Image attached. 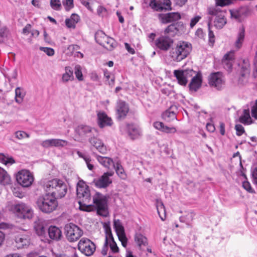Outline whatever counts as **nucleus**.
<instances>
[{
	"instance_id": "1",
	"label": "nucleus",
	"mask_w": 257,
	"mask_h": 257,
	"mask_svg": "<svg viewBox=\"0 0 257 257\" xmlns=\"http://www.w3.org/2000/svg\"><path fill=\"white\" fill-rule=\"evenodd\" d=\"M77 196L81 210L90 212L96 210L97 213L106 217L108 214L107 197L100 193L96 192L92 197L93 204L91 202V194L88 186L83 180H79L77 184Z\"/></svg>"
},
{
	"instance_id": "2",
	"label": "nucleus",
	"mask_w": 257,
	"mask_h": 257,
	"mask_svg": "<svg viewBox=\"0 0 257 257\" xmlns=\"http://www.w3.org/2000/svg\"><path fill=\"white\" fill-rule=\"evenodd\" d=\"M43 187L47 193L55 197L56 199L64 197L67 192V186L66 183L58 179L44 181Z\"/></svg>"
},
{
	"instance_id": "3",
	"label": "nucleus",
	"mask_w": 257,
	"mask_h": 257,
	"mask_svg": "<svg viewBox=\"0 0 257 257\" xmlns=\"http://www.w3.org/2000/svg\"><path fill=\"white\" fill-rule=\"evenodd\" d=\"M192 50L191 44L185 41H179L171 52L174 61L180 62L186 58Z\"/></svg>"
},
{
	"instance_id": "4",
	"label": "nucleus",
	"mask_w": 257,
	"mask_h": 257,
	"mask_svg": "<svg viewBox=\"0 0 257 257\" xmlns=\"http://www.w3.org/2000/svg\"><path fill=\"white\" fill-rule=\"evenodd\" d=\"M37 204L40 210L46 213H50L55 210L58 205L56 198L47 193L40 196L37 199Z\"/></svg>"
},
{
	"instance_id": "5",
	"label": "nucleus",
	"mask_w": 257,
	"mask_h": 257,
	"mask_svg": "<svg viewBox=\"0 0 257 257\" xmlns=\"http://www.w3.org/2000/svg\"><path fill=\"white\" fill-rule=\"evenodd\" d=\"M207 12L209 15L216 17L214 21V26L217 29H221L226 24L225 11L221 10L217 7H212L207 9Z\"/></svg>"
},
{
	"instance_id": "6",
	"label": "nucleus",
	"mask_w": 257,
	"mask_h": 257,
	"mask_svg": "<svg viewBox=\"0 0 257 257\" xmlns=\"http://www.w3.org/2000/svg\"><path fill=\"white\" fill-rule=\"evenodd\" d=\"M65 231L67 240L72 242L78 240L83 233L80 227L73 223L66 224L65 226Z\"/></svg>"
},
{
	"instance_id": "7",
	"label": "nucleus",
	"mask_w": 257,
	"mask_h": 257,
	"mask_svg": "<svg viewBox=\"0 0 257 257\" xmlns=\"http://www.w3.org/2000/svg\"><path fill=\"white\" fill-rule=\"evenodd\" d=\"M12 210L20 218L31 219L33 216V211L32 208L24 203L13 205Z\"/></svg>"
},
{
	"instance_id": "8",
	"label": "nucleus",
	"mask_w": 257,
	"mask_h": 257,
	"mask_svg": "<svg viewBox=\"0 0 257 257\" xmlns=\"http://www.w3.org/2000/svg\"><path fill=\"white\" fill-rule=\"evenodd\" d=\"M208 84L218 90H222L225 86V79L221 72L211 73L208 76Z\"/></svg>"
},
{
	"instance_id": "9",
	"label": "nucleus",
	"mask_w": 257,
	"mask_h": 257,
	"mask_svg": "<svg viewBox=\"0 0 257 257\" xmlns=\"http://www.w3.org/2000/svg\"><path fill=\"white\" fill-rule=\"evenodd\" d=\"M17 182L23 187L31 186L34 182L33 174L27 170H22L16 175Z\"/></svg>"
},
{
	"instance_id": "10",
	"label": "nucleus",
	"mask_w": 257,
	"mask_h": 257,
	"mask_svg": "<svg viewBox=\"0 0 257 257\" xmlns=\"http://www.w3.org/2000/svg\"><path fill=\"white\" fill-rule=\"evenodd\" d=\"M78 247L79 250L86 256L92 255L95 250V245L90 239L82 238L79 241Z\"/></svg>"
},
{
	"instance_id": "11",
	"label": "nucleus",
	"mask_w": 257,
	"mask_h": 257,
	"mask_svg": "<svg viewBox=\"0 0 257 257\" xmlns=\"http://www.w3.org/2000/svg\"><path fill=\"white\" fill-rule=\"evenodd\" d=\"M195 74V71L192 69L175 70L174 75L176 78L178 82L181 85H186L188 80Z\"/></svg>"
},
{
	"instance_id": "12",
	"label": "nucleus",
	"mask_w": 257,
	"mask_h": 257,
	"mask_svg": "<svg viewBox=\"0 0 257 257\" xmlns=\"http://www.w3.org/2000/svg\"><path fill=\"white\" fill-rule=\"evenodd\" d=\"M149 5L154 11L157 12L171 10L170 0H151Z\"/></svg>"
},
{
	"instance_id": "13",
	"label": "nucleus",
	"mask_w": 257,
	"mask_h": 257,
	"mask_svg": "<svg viewBox=\"0 0 257 257\" xmlns=\"http://www.w3.org/2000/svg\"><path fill=\"white\" fill-rule=\"evenodd\" d=\"M68 144L67 141L60 139H47L41 143V145L45 148L55 147L61 149L66 147Z\"/></svg>"
},
{
	"instance_id": "14",
	"label": "nucleus",
	"mask_w": 257,
	"mask_h": 257,
	"mask_svg": "<svg viewBox=\"0 0 257 257\" xmlns=\"http://www.w3.org/2000/svg\"><path fill=\"white\" fill-rule=\"evenodd\" d=\"M173 44V40L167 36H161L155 41L156 47L163 51H168Z\"/></svg>"
},
{
	"instance_id": "15",
	"label": "nucleus",
	"mask_w": 257,
	"mask_h": 257,
	"mask_svg": "<svg viewBox=\"0 0 257 257\" xmlns=\"http://www.w3.org/2000/svg\"><path fill=\"white\" fill-rule=\"evenodd\" d=\"M240 77L239 78V83L244 85L248 82V78L250 74V64L248 60H243L241 65L240 71Z\"/></svg>"
},
{
	"instance_id": "16",
	"label": "nucleus",
	"mask_w": 257,
	"mask_h": 257,
	"mask_svg": "<svg viewBox=\"0 0 257 257\" xmlns=\"http://www.w3.org/2000/svg\"><path fill=\"white\" fill-rule=\"evenodd\" d=\"M113 174V172H109L104 173L101 177L95 179L93 181L96 187L99 188H105L109 186L112 182L110 177Z\"/></svg>"
},
{
	"instance_id": "17",
	"label": "nucleus",
	"mask_w": 257,
	"mask_h": 257,
	"mask_svg": "<svg viewBox=\"0 0 257 257\" xmlns=\"http://www.w3.org/2000/svg\"><path fill=\"white\" fill-rule=\"evenodd\" d=\"M113 225L116 234L122 245L125 247L127 244V238L124 232V229L119 220H114Z\"/></svg>"
},
{
	"instance_id": "18",
	"label": "nucleus",
	"mask_w": 257,
	"mask_h": 257,
	"mask_svg": "<svg viewBox=\"0 0 257 257\" xmlns=\"http://www.w3.org/2000/svg\"><path fill=\"white\" fill-rule=\"evenodd\" d=\"M160 22L162 24H167L178 21L181 18L180 14L177 12L167 14H159L158 15Z\"/></svg>"
},
{
	"instance_id": "19",
	"label": "nucleus",
	"mask_w": 257,
	"mask_h": 257,
	"mask_svg": "<svg viewBox=\"0 0 257 257\" xmlns=\"http://www.w3.org/2000/svg\"><path fill=\"white\" fill-rule=\"evenodd\" d=\"M190 79H191V82L189 85L190 89L191 91H196L202 85V74L200 72L195 71V74L192 75Z\"/></svg>"
},
{
	"instance_id": "20",
	"label": "nucleus",
	"mask_w": 257,
	"mask_h": 257,
	"mask_svg": "<svg viewBox=\"0 0 257 257\" xmlns=\"http://www.w3.org/2000/svg\"><path fill=\"white\" fill-rule=\"evenodd\" d=\"M103 227L105 230V242L101 250V253L103 255L107 254L108 246V240L112 239L111 237V228L110 222H104L103 224Z\"/></svg>"
},
{
	"instance_id": "21",
	"label": "nucleus",
	"mask_w": 257,
	"mask_h": 257,
	"mask_svg": "<svg viewBox=\"0 0 257 257\" xmlns=\"http://www.w3.org/2000/svg\"><path fill=\"white\" fill-rule=\"evenodd\" d=\"M98 124L102 128L107 126H110L112 124L111 118L103 112H99L97 113Z\"/></svg>"
},
{
	"instance_id": "22",
	"label": "nucleus",
	"mask_w": 257,
	"mask_h": 257,
	"mask_svg": "<svg viewBox=\"0 0 257 257\" xmlns=\"http://www.w3.org/2000/svg\"><path fill=\"white\" fill-rule=\"evenodd\" d=\"M128 110V106L125 102L121 100L117 102L116 111L118 118H123L126 115Z\"/></svg>"
},
{
	"instance_id": "23",
	"label": "nucleus",
	"mask_w": 257,
	"mask_h": 257,
	"mask_svg": "<svg viewBox=\"0 0 257 257\" xmlns=\"http://www.w3.org/2000/svg\"><path fill=\"white\" fill-rule=\"evenodd\" d=\"M153 126L156 129L167 134H174L177 132L175 127L167 126L161 121L154 122Z\"/></svg>"
},
{
	"instance_id": "24",
	"label": "nucleus",
	"mask_w": 257,
	"mask_h": 257,
	"mask_svg": "<svg viewBox=\"0 0 257 257\" xmlns=\"http://www.w3.org/2000/svg\"><path fill=\"white\" fill-rule=\"evenodd\" d=\"M48 232L49 237L55 240H59L61 239L62 234L61 229L56 226H50Z\"/></svg>"
},
{
	"instance_id": "25",
	"label": "nucleus",
	"mask_w": 257,
	"mask_h": 257,
	"mask_svg": "<svg viewBox=\"0 0 257 257\" xmlns=\"http://www.w3.org/2000/svg\"><path fill=\"white\" fill-rule=\"evenodd\" d=\"M89 141L90 143L95 147L96 149L101 153L105 154L106 152V147L104 146L103 143L99 139L96 138H91Z\"/></svg>"
},
{
	"instance_id": "26",
	"label": "nucleus",
	"mask_w": 257,
	"mask_h": 257,
	"mask_svg": "<svg viewBox=\"0 0 257 257\" xmlns=\"http://www.w3.org/2000/svg\"><path fill=\"white\" fill-rule=\"evenodd\" d=\"M15 241L18 247L21 248L29 244L30 237L27 234H19L16 237Z\"/></svg>"
},
{
	"instance_id": "27",
	"label": "nucleus",
	"mask_w": 257,
	"mask_h": 257,
	"mask_svg": "<svg viewBox=\"0 0 257 257\" xmlns=\"http://www.w3.org/2000/svg\"><path fill=\"white\" fill-rule=\"evenodd\" d=\"M244 37L245 30L243 27H241L239 30L236 37V39L234 42V47L237 50H239L242 47L243 42L244 40Z\"/></svg>"
},
{
	"instance_id": "28",
	"label": "nucleus",
	"mask_w": 257,
	"mask_h": 257,
	"mask_svg": "<svg viewBox=\"0 0 257 257\" xmlns=\"http://www.w3.org/2000/svg\"><path fill=\"white\" fill-rule=\"evenodd\" d=\"M12 184V179L8 173L0 167V184L3 186L10 185Z\"/></svg>"
},
{
	"instance_id": "29",
	"label": "nucleus",
	"mask_w": 257,
	"mask_h": 257,
	"mask_svg": "<svg viewBox=\"0 0 257 257\" xmlns=\"http://www.w3.org/2000/svg\"><path fill=\"white\" fill-rule=\"evenodd\" d=\"M127 129L128 135L132 140L138 139L141 135V131L134 125H127Z\"/></svg>"
},
{
	"instance_id": "30",
	"label": "nucleus",
	"mask_w": 257,
	"mask_h": 257,
	"mask_svg": "<svg viewBox=\"0 0 257 257\" xmlns=\"http://www.w3.org/2000/svg\"><path fill=\"white\" fill-rule=\"evenodd\" d=\"M34 229L36 233L39 236H43L46 233V229L44 226V222L40 219H38L35 221Z\"/></svg>"
},
{
	"instance_id": "31",
	"label": "nucleus",
	"mask_w": 257,
	"mask_h": 257,
	"mask_svg": "<svg viewBox=\"0 0 257 257\" xmlns=\"http://www.w3.org/2000/svg\"><path fill=\"white\" fill-rule=\"evenodd\" d=\"M15 100L19 104L23 103L26 95V91L25 89L22 87H18L15 89Z\"/></svg>"
},
{
	"instance_id": "32",
	"label": "nucleus",
	"mask_w": 257,
	"mask_h": 257,
	"mask_svg": "<svg viewBox=\"0 0 257 257\" xmlns=\"http://www.w3.org/2000/svg\"><path fill=\"white\" fill-rule=\"evenodd\" d=\"M96 157L99 163L105 168L109 169L111 167H114L113 161L111 158L98 155H96Z\"/></svg>"
},
{
	"instance_id": "33",
	"label": "nucleus",
	"mask_w": 257,
	"mask_h": 257,
	"mask_svg": "<svg viewBox=\"0 0 257 257\" xmlns=\"http://www.w3.org/2000/svg\"><path fill=\"white\" fill-rule=\"evenodd\" d=\"M80 17L76 14H72L70 18L65 20V24L67 28L74 29L76 24L79 21Z\"/></svg>"
},
{
	"instance_id": "34",
	"label": "nucleus",
	"mask_w": 257,
	"mask_h": 257,
	"mask_svg": "<svg viewBox=\"0 0 257 257\" xmlns=\"http://www.w3.org/2000/svg\"><path fill=\"white\" fill-rule=\"evenodd\" d=\"M74 80L73 72L70 67H65V73L62 76V81L63 83H67L68 81H72Z\"/></svg>"
},
{
	"instance_id": "35",
	"label": "nucleus",
	"mask_w": 257,
	"mask_h": 257,
	"mask_svg": "<svg viewBox=\"0 0 257 257\" xmlns=\"http://www.w3.org/2000/svg\"><path fill=\"white\" fill-rule=\"evenodd\" d=\"M156 208L160 218L162 220H164L166 217V211L164 205L161 200L157 199Z\"/></svg>"
},
{
	"instance_id": "36",
	"label": "nucleus",
	"mask_w": 257,
	"mask_h": 257,
	"mask_svg": "<svg viewBox=\"0 0 257 257\" xmlns=\"http://www.w3.org/2000/svg\"><path fill=\"white\" fill-rule=\"evenodd\" d=\"M239 121L244 124H249L252 122L249 108L244 109L243 114L239 118Z\"/></svg>"
},
{
	"instance_id": "37",
	"label": "nucleus",
	"mask_w": 257,
	"mask_h": 257,
	"mask_svg": "<svg viewBox=\"0 0 257 257\" xmlns=\"http://www.w3.org/2000/svg\"><path fill=\"white\" fill-rule=\"evenodd\" d=\"M108 38V37L102 31H97L95 35L96 41L101 46L105 42Z\"/></svg>"
},
{
	"instance_id": "38",
	"label": "nucleus",
	"mask_w": 257,
	"mask_h": 257,
	"mask_svg": "<svg viewBox=\"0 0 257 257\" xmlns=\"http://www.w3.org/2000/svg\"><path fill=\"white\" fill-rule=\"evenodd\" d=\"M92 129L86 125L79 126L76 130V132L80 136H84L92 131Z\"/></svg>"
},
{
	"instance_id": "39",
	"label": "nucleus",
	"mask_w": 257,
	"mask_h": 257,
	"mask_svg": "<svg viewBox=\"0 0 257 257\" xmlns=\"http://www.w3.org/2000/svg\"><path fill=\"white\" fill-rule=\"evenodd\" d=\"M116 45L117 43L115 41L113 38L108 37L106 41H105V42H104L102 46L106 49L111 51L113 50Z\"/></svg>"
},
{
	"instance_id": "40",
	"label": "nucleus",
	"mask_w": 257,
	"mask_h": 257,
	"mask_svg": "<svg viewBox=\"0 0 257 257\" xmlns=\"http://www.w3.org/2000/svg\"><path fill=\"white\" fill-rule=\"evenodd\" d=\"M135 241L140 247L142 246H146L147 244V238L141 234H137L136 235Z\"/></svg>"
},
{
	"instance_id": "41",
	"label": "nucleus",
	"mask_w": 257,
	"mask_h": 257,
	"mask_svg": "<svg viewBox=\"0 0 257 257\" xmlns=\"http://www.w3.org/2000/svg\"><path fill=\"white\" fill-rule=\"evenodd\" d=\"M77 154L80 158H83L89 170H92L94 168V166L91 163V159L90 157L89 156H86V155L83 154L80 151H77Z\"/></svg>"
},
{
	"instance_id": "42",
	"label": "nucleus",
	"mask_w": 257,
	"mask_h": 257,
	"mask_svg": "<svg viewBox=\"0 0 257 257\" xmlns=\"http://www.w3.org/2000/svg\"><path fill=\"white\" fill-rule=\"evenodd\" d=\"M113 168H115L116 173L120 178L122 179L126 178V175L124 173L122 166L119 163L117 162L116 165H114V167H113Z\"/></svg>"
},
{
	"instance_id": "43",
	"label": "nucleus",
	"mask_w": 257,
	"mask_h": 257,
	"mask_svg": "<svg viewBox=\"0 0 257 257\" xmlns=\"http://www.w3.org/2000/svg\"><path fill=\"white\" fill-rule=\"evenodd\" d=\"M163 118L167 121H170L171 119H176L175 113L173 111L167 110L163 113Z\"/></svg>"
},
{
	"instance_id": "44",
	"label": "nucleus",
	"mask_w": 257,
	"mask_h": 257,
	"mask_svg": "<svg viewBox=\"0 0 257 257\" xmlns=\"http://www.w3.org/2000/svg\"><path fill=\"white\" fill-rule=\"evenodd\" d=\"M0 162L6 165H12L15 162L13 158L7 157L4 154H0Z\"/></svg>"
},
{
	"instance_id": "45",
	"label": "nucleus",
	"mask_w": 257,
	"mask_h": 257,
	"mask_svg": "<svg viewBox=\"0 0 257 257\" xmlns=\"http://www.w3.org/2000/svg\"><path fill=\"white\" fill-rule=\"evenodd\" d=\"M111 237L112 239H109L108 240V245H109V247L110 248V249L111 251L114 252H117L118 251V247L117 246L116 243L114 240V238L112 236V232H111Z\"/></svg>"
},
{
	"instance_id": "46",
	"label": "nucleus",
	"mask_w": 257,
	"mask_h": 257,
	"mask_svg": "<svg viewBox=\"0 0 257 257\" xmlns=\"http://www.w3.org/2000/svg\"><path fill=\"white\" fill-rule=\"evenodd\" d=\"M74 73L75 76L79 81H82L83 77L81 71V67L80 65H77L74 68Z\"/></svg>"
},
{
	"instance_id": "47",
	"label": "nucleus",
	"mask_w": 257,
	"mask_h": 257,
	"mask_svg": "<svg viewBox=\"0 0 257 257\" xmlns=\"http://www.w3.org/2000/svg\"><path fill=\"white\" fill-rule=\"evenodd\" d=\"M50 6L51 8L56 11L61 10L62 6L60 0H50Z\"/></svg>"
},
{
	"instance_id": "48",
	"label": "nucleus",
	"mask_w": 257,
	"mask_h": 257,
	"mask_svg": "<svg viewBox=\"0 0 257 257\" xmlns=\"http://www.w3.org/2000/svg\"><path fill=\"white\" fill-rule=\"evenodd\" d=\"M222 62L224 68L228 72H231L234 62L228 61L227 59L223 58Z\"/></svg>"
},
{
	"instance_id": "49",
	"label": "nucleus",
	"mask_w": 257,
	"mask_h": 257,
	"mask_svg": "<svg viewBox=\"0 0 257 257\" xmlns=\"http://www.w3.org/2000/svg\"><path fill=\"white\" fill-rule=\"evenodd\" d=\"M210 21L208 23V27L209 30V44L210 46H212L215 42L214 35L213 32L210 30Z\"/></svg>"
},
{
	"instance_id": "50",
	"label": "nucleus",
	"mask_w": 257,
	"mask_h": 257,
	"mask_svg": "<svg viewBox=\"0 0 257 257\" xmlns=\"http://www.w3.org/2000/svg\"><path fill=\"white\" fill-rule=\"evenodd\" d=\"M15 137L18 140H22L26 138H29L30 135L26 132L22 131H18L15 133Z\"/></svg>"
},
{
	"instance_id": "51",
	"label": "nucleus",
	"mask_w": 257,
	"mask_h": 257,
	"mask_svg": "<svg viewBox=\"0 0 257 257\" xmlns=\"http://www.w3.org/2000/svg\"><path fill=\"white\" fill-rule=\"evenodd\" d=\"M62 4L67 11L74 7L73 0H63Z\"/></svg>"
},
{
	"instance_id": "52",
	"label": "nucleus",
	"mask_w": 257,
	"mask_h": 257,
	"mask_svg": "<svg viewBox=\"0 0 257 257\" xmlns=\"http://www.w3.org/2000/svg\"><path fill=\"white\" fill-rule=\"evenodd\" d=\"M242 187L249 193H254V190L252 188L250 183L247 181H244L242 184Z\"/></svg>"
},
{
	"instance_id": "53",
	"label": "nucleus",
	"mask_w": 257,
	"mask_h": 257,
	"mask_svg": "<svg viewBox=\"0 0 257 257\" xmlns=\"http://www.w3.org/2000/svg\"><path fill=\"white\" fill-rule=\"evenodd\" d=\"M104 76L107 81H108L109 85H113L114 81V77L113 76H110V73L107 71H104Z\"/></svg>"
},
{
	"instance_id": "54",
	"label": "nucleus",
	"mask_w": 257,
	"mask_h": 257,
	"mask_svg": "<svg viewBox=\"0 0 257 257\" xmlns=\"http://www.w3.org/2000/svg\"><path fill=\"white\" fill-rule=\"evenodd\" d=\"M233 0H215L216 6L224 7L231 4Z\"/></svg>"
},
{
	"instance_id": "55",
	"label": "nucleus",
	"mask_w": 257,
	"mask_h": 257,
	"mask_svg": "<svg viewBox=\"0 0 257 257\" xmlns=\"http://www.w3.org/2000/svg\"><path fill=\"white\" fill-rule=\"evenodd\" d=\"M253 71L252 73V75L254 78L257 77V47L256 50L255 51L254 58L253 62Z\"/></svg>"
},
{
	"instance_id": "56",
	"label": "nucleus",
	"mask_w": 257,
	"mask_h": 257,
	"mask_svg": "<svg viewBox=\"0 0 257 257\" xmlns=\"http://www.w3.org/2000/svg\"><path fill=\"white\" fill-rule=\"evenodd\" d=\"M223 59H227L228 61L234 62V51H230L227 53L223 56Z\"/></svg>"
},
{
	"instance_id": "57",
	"label": "nucleus",
	"mask_w": 257,
	"mask_h": 257,
	"mask_svg": "<svg viewBox=\"0 0 257 257\" xmlns=\"http://www.w3.org/2000/svg\"><path fill=\"white\" fill-rule=\"evenodd\" d=\"M193 219V214L191 213H188L186 217L181 216L180 218L181 222H186L188 223L190 221Z\"/></svg>"
},
{
	"instance_id": "58",
	"label": "nucleus",
	"mask_w": 257,
	"mask_h": 257,
	"mask_svg": "<svg viewBox=\"0 0 257 257\" xmlns=\"http://www.w3.org/2000/svg\"><path fill=\"white\" fill-rule=\"evenodd\" d=\"M40 50L45 52L49 56H52L54 54V50L53 49L48 47H41Z\"/></svg>"
},
{
	"instance_id": "59",
	"label": "nucleus",
	"mask_w": 257,
	"mask_h": 257,
	"mask_svg": "<svg viewBox=\"0 0 257 257\" xmlns=\"http://www.w3.org/2000/svg\"><path fill=\"white\" fill-rule=\"evenodd\" d=\"M251 111L252 117L257 119V99L255 100L254 104L251 107Z\"/></svg>"
},
{
	"instance_id": "60",
	"label": "nucleus",
	"mask_w": 257,
	"mask_h": 257,
	"mask_svg": "<svg viewBox=\"0 0 257 257\" xmlns=\"http://www.w3.org/2000/svg\"><path fill=\"white\" fill-rule=\"evenodd\" d=\"M235 129L236 131V135L237 136H241L244 132V130L243 127L239 124H236L235 126Z\"/></svg>"
},
{
	"instance_id": "61",
	"label": "nucleus",
	"mask_w": 257,
	"mask_h": 257,
	"mask_svg": "<svg viewBox=\"0 0 257 257\" xmlns=\"http://www.w3.org/2000/svg\"><path fill=\"white\" fill-rule=\"evenodd\" d=\"M201 17L199 16H196L194 18L191 19L190 21V27L193 28L201 19Z\"/></svg>"
},
{
	"instance_id": "62",
	"label": "nucleus",
	"mask_w": 257,
	"mask_h": 257,
	"mask_svg": "<svg viewBox=\"0 0 257 257\" xmlns=\"http://www.w3.org/2000/svg\"><path fill=\"white\" fill-rule=\"evenodd\" d=\"M251 175L253 183L257 185V167L253 169Z\"/></svg>"
},
{
	"instance_id": "63",
	"label": "nucleus",
	"mask_w": 257,
	"mask_h": 257,
	"mask_svg": "<svg viewBox=\"0 0 257 257\" xmlns=\"http://www.w3.org/2000/svg\"><path fill=\"white\" fill-rule=\"evenodd\" d=\"M80 48L79 46L77 45H70L68 48L67 50L70 52L71 54H72L75 51H77Z\"/></svg>"
},
{
	"instance_id": "64",
	"label": "nucleus",
	"mask_w": 257,
	"mask_h": 257,
	"mask_svg": "<svg viewBox=\"0 0 257 257\" xmlns=\"http://www.w3.org/2000/svg\"><path fill=\"white\" fill-rule=\"evenodd\" d=\"M176 29V27L174 24H171L168 26L164 31L165 34H168L170 32H174Z\"/></svg>"
}]
</instances>
